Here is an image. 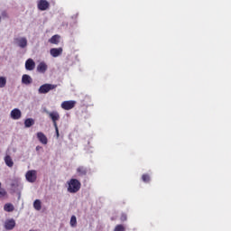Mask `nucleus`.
Returning a JSON list of instances; mask_svg holds the SVG:
<instances>
[{"instance_id":"25","label":"nucleus","mask_w":231,"mask_h":231,"mask_svg":"<svg viewBox=\"0 0 231 231\" xmlns=\"http://www.w3.org/2000/svg\"><path fill=\"white\" fill-rule=\"evenodd\" d=\"M6 189L0 188V198H5L6 196Z\"/></svg>"},{"instance_id":"20","label":"nucleus","mask_w":231,"mask_h":231,"mask_svg":"<svg viewBox=\"0 0 231 231\" xmlns=\"http://www.w3.org/2000/svg\"><path fill=\"white\" fill-rule=\"evenodd\" d=\"M33 207H34L35 210H41L42 208V204L41 200H39V199L34 200Z\"/></svg>"},{"instance_id":"13","label":"nucleus","mask_w":231,"mask_h":231,"mask_svg":"<svg viewBox=\"0 0 231 231\" xmlns=\"http://www.w3.org/2000/svg\"><path fill=\"white\" fill-rule=\"evenodd\" d=\"M33 82V79H32V77L28 74H23L22 77V84H25V86H28Z\"/></svg>"},{"instance_id":"9","label":"nucleus","mask_w":231,"mask_h":231,"mask_svg":"<svg viewBox=\"0 0 231 231\" xmlns=\"http://www.w3.org/2000/svg\"><path fill=\"white\" fill-rule=\"evenodd\" d=\"M62 47L60 48H52L50 50V53L51 55V57L57 58V57H60V55H62Z\"/></svg>"},{"instance_id":"23","label":"nucleus","mask_w":231,"mask_h":231,"mask_svg":"<svg viewBox=\"0 0 231 231\" xmlns=\"http://www.w3.org/2000/svg\"><path fill=\"white\" fill-rule=\"evenodd\" d=\"M6 86V78L0 77V88H5Z\"/></svg>"},{"instance_id":"15","label":"nucleus","mask_w":231,"mask_h":231,"mask_svg":"<svg viewBox=\"0 0 231 231\" xmlns=\"http://www.w3.org/2000/svg\"><path fill=\"white\" fill-rule=\"evenodd\" d=\"M47 69H48V65H46V63H44V62H41L37 66V71L39 73H46Z\"/></svg>"},{"instance_id":"5","label":"nucleus","mask_w":231,"mask_h":231,"mask_svg":"<svg viewBox=\"0 0 231 231\" xmlns=\"http://www.w3.org/2000/svg\"><path fill=\"white\" fill-rule=\"evenodd\" d=\"M77 105V101L73 100H69V101H63L61 103V108L64 109L65 111H69L75 107Z\"/></svg>"},{"instance_id":"28","label":"nucleus","mask_w":231,"mask_h":231,"mask_svg":"<svg viewBox=\"0 0 231 231\" xmlns=\"http://www.w3.org/2000/svg\"><path fill=\"white\" fill-rule=\"evenodd\" d=\"M41 149H42V146H36V151H41Z\"/></svg>"},{"instance_id":"8","label":"nucleus","mask_w":231,"mask_h":231,"mask_svg":"<svg viewBox=\"0 0 231 231\" xmlns=\"http://www.w3.org/2000/svg\"><path fill=\"white\" fill-rule=\"evenodd\" d=\"M38 8L42 11L44 12L50 8V3L46 0H40L38 2Z\"/></svg>"},{"instance_id":"19","label":"nucleus","mask_w":231,"mask_h":231,"mask_svg":"<svg viewBox=\"0 0 231 231\" xmlns=\"http://www.w3.org/2000/svg\"><path fill=\"white\" fill-rule=\"evenodd\" d=\"M60 39V36L59 35H53L50 40L49 42H51V44H59V41Z\"/></svg>"},{"instance_id":"30","label":"nucleus","mask_w":231,"mask_h":231,"mask_svg":"<svg viewBox=\"0 0 231 231\" xmlns=\"http://www.w3.org/2000/svg\"><path fill=\"white\" fill-rule=\"evenodd\" d=\"M0 23H1V16H0Z\"/></svg>"},{"instance_id":"7","label":"nucleus","mask_w":231,"mask_h":231,"mask_svg":"<svg viewBox=\"0 0 231 231\" xmlns=\"http://www.w3.org/2000/svg\"><path fill=\"white\" fill-rule=\"evenodd\" d=\"M14 42L20 48H26L28 46V40L26 38H14Z\"/></svg>"},{"instance_id":"1","label":"nucleus","mask_w":231,"mask_h":231,"mask_svg":"<svg viewBox=\"0 0 231 231\" xmlns=\"http://www.w3.org/2000/svg\"><path fill=\"white\" fill-rule=\"evenodd\" d=\"M67 183V189L70 194H77L80 190V187H82V184L77 179H70Z\"/></svg>"},{"instance_id":"18","label":"nucleus","mask_w":231,"mask_h":231,"mask_svg":"<svg viewBox=\"0 0 231 231\" xmlns=\"http://www.w3.org/2000/svg\"><path fill=\"white\" fill-rule=\"evenodd\" d=\"M35 125V120H33V118H27L24 121V126L25 127H32V125Z\"/></svg>"},{"instance_id":"10","label":"nucleus","mask_w":231,"mask_h":231,"mask_svg":"<svg viewBox=\"0 0 231 231\" xmlns=\"http://www.w3.org/2000/svg\"><path fill=\"white\" fill-rule=\"evenodd\" d=\"M5 230H14L15 228V220L14 218L7 219L5 223Z\"/></svg>"},{"instance_id":"11","label":"nucleus","mask_w":231,"mask_h":231,"mask_svg":"<svg viewBox=\"0 0 231 231\" xmlns=\"http://www.w3.org/2000/svg\"><path fill=\"white\" fill-rule=\"evenodd\" d=\"M25 69H27V71H33V69H35V61L32 59H28L25 61Z\"/></svg>"},{"instance_id":"17","label":"nucleus","mask_w":231,"mask_h":231,"mask_svg":"<svg viewBox=\"0 0 231 231\" xmlns=\"http://www.w3.org/2000/svg\"><path fill=\"white\" fill-rule=\"evenodd\" d=\"M14 209H15V208H14V205L12 203H6L4 206V210L5 212H14Z\"/></svg>"},{"instance_id":"21","label":"nucleus","mask_w":231,"mask_h":231,"mask_svg":"<svg viewBox=\"0 0 231 231\" xmlns=\"http://www.w3.org/2000/svg\"><path fill=\"white\" fill-rule=\"evenodd\" d=\"M70 226H72V228L77 226V217H75V215L70 217Z\"/></svg>"},{"instance_id":"16","label":"nucleus","mask_w":231,"mask_h":231,"mask_svg":"<svg viewBox=\"0 0 231 231\" xmlns=\"http://www.w3.org/2000/svg\"><path fill=\"white\" fill-rule=\"evenodd\" d=\"M77 172H78L79 176H86V174H88V169L84 166H79L77 169Z\"/></svg>"},{"instance_id":"12","label":"nucleus","mask_w":231,"mask_h":231,"mask_svg":"<svg viewBox=\"0 0 231 231\" xmlns=\"http://www.w3.org/2000/svg\"><path fill=\"white\" fill-rule=\"evenodd\" d=\"M37 138H38L39 142H41V143H42L43 145H48V137H46L44 133L38 132Z\"/></svg>"},{"instance_id":"4","label":"nucleus","mask_w":231,"mask_h":231,"mask_svg":"<svg viewBox=\"0 0 231 231\" xmlns=\"http://www.w3.org/2000/svg\"><path fill=\"white\" fill-rule=\"evenodd\" d=\"M25 178L29 183H35V181H37V171H28L25 174Z\"/></svg>"},{"instance_id":"14","label":"nucleus","mask_w":231,"mask_h":231,"mask_svg":"<svg viewBox=\"0 0 231 231\" xmlns=\"http://www.w3.org/2000/svg\"><path fill=\"white\" fill-rule=\"evenodd\" d=\"M4 162L7 167L9 168L14 167V159H12V156L5 155L4 158Z\"/></svg>"},{"instance_id":"6","label":"nucleus","mask_w":231,"mask_h":231,"mask_svg":"<svg viewBox=\"0 0 231 231\" xmlns=\"http://www.w3.org/2000/svg\"><path fill=\"white\" fill-rule=\"evenodd\" d=\"M10 116L13 120H19L21 119V116H23V113L19 108H14L11 111Z\"/></svg>"},{"instance_id":"29","label":"nucleus","mask_w":231,"mask_h":231,"mask_svg":"<svg viewBox=\"0 0 231 231\" xmlns=\"http://www.w3.org/2000/svg\"><path fill=\"white\" fill-rule=\"evenodd\" d=\"M1 187H2V184H1V182H0V189H1Z\"/></svg>"},{"instance_id":"3","label":"nucleus","mask_w":231,"mask_h":231,"mask_svg":"<svg viewBox=\"0 0 231 231\" xmlns=\"http://www.w3.org/2000/svg\"><path fill=\"white\" fill-rule=\"evenodd\" d=\"M56 88H57V85L43 84L39 88L38 91L40 95H46V93H50V91L55 89Z\"/></svg>"},{"instance_id":"27","label":"nucleus","mask_w":231,"mask_h":231,"mask_svg":"<svg viewBox=\"0 0 231 231\" xmlns=\"http://www.w3.org/2000/svg\"><path fill=\"white\" fill-rule=\"evenodd\" d=\"M2 17H8V14H6V11H4L2 13Z\"/></svg>"},{"instance_id":"2","label":"nucleus","mask_w":231,"mask_h":231,"mask_svg":"<svg viewBox=\"0 0 231 231\" xmlns=\"http://www.w3.org/2000/svg\"><path fill=\"white\" fill-rule=\"evenodd\" d=\"M46 113L49 116V118H51V120L52 121L54 129L56 131L57 138H59V136H60V134H59V126L57 125V122H59V120H60V115L57 111H53V112L47 111Z\"/></svg>"},{"instance_id":"26","label":"nucleus","mask_w":231,"mask_h":231,"mask_svg":"<svg viewBox=\"0 0 231 231\" xmlns=\"http://www.w3.org/2000/svg\"><path fill=\"white\" fill-rule=\"evenodd\" d=\"M120 220L121 221H127V215L122 214L121 217H120Z\"/></svg>"},{"instance_id":"24","label":"nucleus","mask_w":231,"mask_h":231,"mask_svg":"<svg viewBox=\"0 0 231 231\" xmlns=\"http://www.w3.org/2000/svg\"><path fill=\"white\" fill-rule=\"evenodd\" d=\"M114 231H125V227L124 225H117L116 226Z\"/></svg>"},{"instance_id":"31","label":"nucleus","mask_w":231,"mask_h":231,"mask_svg":"<svg viewBox=\"0 0 231 231\" xmlns=\"http://www.w3.org/2000/svg\"><path fill=\"white\" fill-rule=\"evenodd\" d=\"M30 231H33V230H30Z\"/></svg>"},{"instance_id":"22","label":"nucleus","mask_w":231,"mask_h":231,"mask_svg":"<svg viewBox=\"0 0 231 231\" xmlns=\"http://www.w3.org/2000/svg\"><path fill=\"white\" fill-rule=\"evenodd\" d=\"M142 180L144 183H149V181H151V176L147 173L143 174Z\"/></svg>"}]
</instances>
